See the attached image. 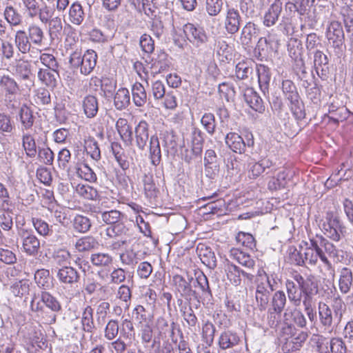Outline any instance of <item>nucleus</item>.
Wrapping results in <instances>:
<instances>
[{
  "label": "nucleus",
  "mask_w": 353,
  "mask_h": 353,
  "mask_svg": "<svg viewBox=\"0 0 353 353\" xmlns=\"http://www.w3.org/2000/svg\"><path fill=\"white\" fill-rule=\"evenodd\" d=\"M284 326L282 332L284 334L292 337V341L298 347L306 341L308 338L307 332L301 330L299 331L297 328H307V321L301 309L298 307L287 308L283 313Z\"/></svg>",
  "instance_id": "nucleus-1"
},
{
  "label": "nucleus",
  "mask_w": 353,
  "mask_h": 353,
  "mask_svg": "<svg viewBox=\"0 0 353 353\" xmlns=\"http://www.w3.org/2000/svg\"><path fill=\"white\" fill-rule=\"evenodd\" d=\"M345 310V303L339 296L334 298L331 307L325 303L319 302L318 313L321 324L325 329H330L334 325L339 324Z\"/></svg>",
  "instance_id": "nucleus-2"
},
{
  "label": "nucleus",
  "mask_w": 353,
  "mask_h": 353,
  "mask_svg": "<svg viewBox=\"0 0 353 353\" xmlns=\"http://www.w3.org/2000/svg\"><path fill=\"white\" fill-rule=\"evenodd\" d=\"M281 89L285 99L288 101L289 108L297 121L305 117V106L294 82L289 79L283 80Z\"/></svg>",
  "instance_id": "nucleus-3"
},
{
  "label": "nucleus",
  "mask_w": 353,
  "mask_h": 353,
  "mask_svg": "<svg viewBox=\"0 0 353 353\" xmlns=\"http://www.w3.org/2000/svg\"><path fill=\"white\" fill-rule=\"evenodd\" d=\"M97 54L93 50H88L81 55L79 51L73 52L70 57L69 62L73 68H80L82 74H90L96 66Z\"/></svg>",
  "instance_id": "nucleus-4"
},
{
  "label": "nucleus",
  "mask_w": 353,
  "mask_h": 353,
  "mask_svg": "<svg viewBox=\"0 0 353 353\" xmlns=\"http://www.w3.org/2000/svg\"><path fill=\"white\" fill-rule=\"evenodd\" d=\"M305 243L306 247L302 249L305 265L314 266L319 259L327 270H332L334 272L331 261L327 259L326 256H324L316 240L311 239H310V243L307 242Z\"/></svg>",
  "instance_id": "nucleus-5"
},
{
  "label": "nucleus",
  "mask_w": 353,
  "mask_h": 353,
  "mask_svg": "<svg viewBox=\"0 0 353 353\" xmlns=\"http://www.w3.org/2000/svg\"><path fill=\"white\" fill-rule=\"evenodd\" d=\"M319 227L327 237L335 241H339L340 220L333 212H326L325 217L320 220Z\"/></svg>",
  "instance_id": "nucleus-6"
},
{
  "label": "nucleus",
  "mask_w": 353,
  "mask_h": 353,
  "mask_svg": "<svg viewBox=\"0 0 353 353\" xmlns=\"http://www.w3.org/2000/svg\"><path fill=\"white\" fill-rule=\"evenodd\" d=\"M293 279L296 282L303 300H313V295L318 293V283L316 277L312 274L302 276L300 274L293 275Z\"/></svg>",
  "instance_id": "nucleus-7"
},
{
  "label": "nucleus",
  "mask_w": 353,
  "mask_h": 353,
  "mask_svg": "<svg viewBox=\"0 0 353 353\" xmlns=\"http://www.w3.org/2000/svg\"><path fill=\"white\" fill-rule=\"evenodd\" d=\"M19 236L23 252L32 256L38 254L41 248V243L32 230L21 229L19 231Z\"/></svg>",
  "instance_id": "nucleus-8"
},
{
  "label": "nucleus",
  "mask_w": 353,
  "mask_h": 353,
  "mask_svg": "<svg viewBox=\"0 0 353 353\" xmlns=\"http://www.w3.org/2000/svg\"><path fill=\"white\" fill-rule=\"evenodd\" d=\"M274 290V284L270 281L264 279L263 281L256 282L255 299L260 310L267 308L270 294Z\"/></svg>",
  "instance_id": "nucleus-9"
},
{
  "label": "nucleus",
  "mask_w": 353,
  "mask_h": 353,
  "mask_svg": "<svg viewBox=\"0 0 353 353\" xmlns=\"http://www.w3.org/2000/svg\"><path fill=\"white\" fill-rule=\"evenodd\" d=\"M42 0H22L24 13L30 19L38 18L41 21L51 7L41 3Z\"/></svg>",
  "instance_id": "nucleus-10"
},
{
  "label": "nucleus",
  "mask_w": 353,
  "mask_h": 353,
  "mask_svg": "<svg viewBox=\"0 0 353 353\" xmlns=\"http://www.w3.org/2000/svg\"><path fill=\"white\" fill-rule=\"evenodd\" d=\"M56 276L63 287L72 288L77 285L80 279V274L77 270L69 265H63L58 268Z\"/></svg>",
  "instance_id": "nucleus-11"
},
{
  "label": "nucleus",
  "mask_w": 353,
  "mask_h": 353,
  "mask_svg": "<svg viewBox=\"0 0 353 353\" xmlns=\"http://www.w3.org/2000/svg\"><path fill=\"white\" fill-rule=\"evenodd\" d=\"M329 43L334 48L341 49L344 43V32L341 24L338 21H332L326 32Z\"/></svg>",
  "instance_id": "nucleus-12"
},
{
  "label": "nucleus",
  "mask_w": 353,
  "mask_h": 353,
  "mask_svg": "<svg viewBox=\"0 0 353 353\" xmlns=\"http://www.w3.org/2000/svg\"><path fill=\"white\" fill-rule=\"evenodd\" d=\"M36 117L34 115L33 110L27 104H23L17 113V120L20 123L21 132H28L33 127Z\"/></svg>",
  "instance_id": "nucleus-13"
},
{
  "label": "nucleus",
  "mask_w": 353,
  "mask_h": 353,
  "mask_svg": "<svg viewBox=\"0 0 353 353\" xmlns=\"http://www.w3.org/2000/svg\"><path fill=\"white\" fill-rule=\"evenodd\" d=\"M183 32L187 39L197 46L205 43L208 40V37L203 28L196 27L192 23L185 24L183 26Z\"/></svg>",
  "instance_id": "nucleus-14"
},
{
  "label": "nucleus",
  "mask_w": 353,
  "mask_h": 353,
  "mask_svg": "<svg viewBox=\"0 0 353 353\" xmlns=\"http://www.w3.org/2000/svg\"><path fill=\"white\" fill-rule=\"evenodd\" d=\"M225 271L228 279L236 286L241 285V278L251 282L254 277V274L251 272L244 271L239 267L232 263L227 264Z\"/></svg>",
  "instance_id": "nucleus-15"
},
{
  "label": "nucleus",
  "mask_w": 353,
  "mask_h": 353,
  "mask_svg": "<svg viewBox=\"0 0 353 353\" xmlns=\"http://www.w3.org/2000/svg\"><path fill=\"white\" fill-rule=\"evenodd\" d=\"M225 143L234 152L242 154L245 151L247 146L251 147L254 145L252 139L248 140L247 143H245L243 139L237 133L229 132L225 138Z\"/></svg>",
  "instance_id": "nucleus-16"
},
{
  "label": "nucleus",
  "mask_w": 353,
  "mask_h": 353,
  "mask_svg": "<svg viewBox=\"0 0 353 353\" xmlns=\"http://www.w3.org/2000/svg\"><path fill=\"white\" fill-rule=\"evenodd\" d=\"M273 165L274 163L269 158H263L259 161H251L248 165V176L250 179H256Z\"/></svg>",
  "instance_id": "nucleus-17"
},
{
  "label": "nucleus",
  "mask_w": 353,
  "mask_h": 353,
  "mask_svg": "<svg viewBox=\"0 0 353 353\" xmlns=\"http://www.w3.org/2000/svg\"><path fill=\"white\" fill-rule=\"evenodd\" d=\"M14 74L23 81H28L30 85L27 83L25 85L29 89L33 85V80L32 79V74L31 71L30 63L26 60H18L16 61L13 66Z\"/></svg>",
  "instance_id": "nucleus-18"
},
{
  "label": "nucleus",
  "mask_w": 353,
  "mask_h": 353,
  "mask_svg": "<svg viewBox=\"0 0 353 353\" xmlns=\"http://www.w3.org/2000/svg\"><path fill=\"white\" fill-rule=\"evenodd\" d=\"M241 17L239 11L233 8H228L225 19V28L228 34L236 33L240 28Z\"/></svg>",
  "instance_id": "nucleus-19"
},
{
  "label": "nucleus",
  "mask_w": 353,
  "mask_h": 353,
  "mask_svg": "<svg viewBox=\"0 0 353 353\" xmlns=\"http://www.w3.org/2000/svg\"><path fill=\"white\" fill-rule=\"evenodd\" d=\"M135 145L141 150H144L149 139V124L141 121L134 128Z\"/></svg>",
  "instance_id": "nucleus-20"
},
{
  "label": "nucleus",
  "mask_w": 353,
  "mask_h": 353,
  "mask_svg": "<svg viewBox=\"0 0 353 353\" xmlns=\"http://www.w3.org/2000/svg\"><path fill=\"white\" fill-rule=\"evenodd\" d=\"M130 236V229L122 221L119 223L108 227L104 231V239H116L117 238H124Z\"/></svg>",
  "instance_id": "nucleus-21"
},
{
  "label": "nucleus",
  "mask_w": 353,
  "mask_h": 353,
  "mask_svg": "<svg viewBox=\"0 0 353 353\" xmlns=\"http://www.w3.org/2000/svg\"><path fill=\"white\" fill-rule=\"evenodd\" d=\"M282 9V2L280 0H275L264 14L263 24L267 27L274 26L278 21Z\"/></svg>",
  "instance_id": "nucleus-22"
},
{
  "label": "nucleus",
  "mask_w": 353,
  "mask_h": 353,
  "mask_svg": "<svg viewBox=\"0 0 353 353\" xmlns=\"http://www.w3.org/2000/svg\"><path fill=\"white\" fill-rule=\"evenodd\" d=\"M241 339L238 334L232 330H225L221 333L218 338V345L221 350L233 348L237 345Z\"/></svg>",
  "instance_id": "nucleus-23"
},
{
  "label": "nucleus",
  "mask_w": 353,
  "mask_h": 353,
  "mask_svg": "<svg viewBox=\"0 0 353 353\" xmlns=\"http://www.w3.org/2000/svg\"><path fill=\"white\" fill-rule=\"evenodd\" d=\"M244 99L250 107L256 112L259 113L264 112L265 108L263 101L259 94L252 88L245 89Z\"/></svg>",
  "instance_id": "nucleus-24"
},
{
  "label": "nucleus",
  "mask_w": 353,
  "mask_h": 353,
  "mask_svg": "<svg viewBox=\"0 0 353 353\" xmlns=\"http://www.w3.org/2000/svg\"><path fill=\"white\" fill-rule=\"evenodd\" d=\"M37 77L43 85L53 89L57 85L59 73L58 69L53 70L51 69L40 68L37 72Z\"/></svg>",
  "instance_id": "nucleus-25"
},
{
  "label": "nucleus",
  "mask_w": 353,
  "mask_h": 353,
  "mask_svg": "<svg viewBox=\"0 0 353 353\" xmlns=\"http://www.w3.org/2000/svg\"><path fill=\"white\" fill-rule=\"evenodd\" d=\"M21 147L29 158H34L37 154V147L34 137L30 132H21Z\"/></svg>",
  "instance_id": "nucleus-26"
},
{
  "label": "nucleus",
  "mask_w": 353,
  "mask_h": 353,
  "mask_svg": "<svg viewBox=\"0 0 353 353\" xmlns=\"http://www.w3.org/2000/svg\"><path fill=\"white\" fill-rule=\"evenodd\" d=\"M256 72L258 75V81L261 90L264 94L269 92L270 82L271 80L270 69L263 65H256Z\"/></svg>",
  "instance_id": "nucleus-27"
},
{
  "label": "nucleus",
  "mask_w": 353,
  "mask_h": 353,
  "mask_svg": "<svg viewBox=\"0 0 353 353\" xmlns=\"http://www.w3.org/2000/svg\"><path fill=\"white\" fill-rule=\"evenodd\" d=\"M316 238L319 239V246L324 254L328 258L332 259L334 261L338 262L340 261L339 250L336 247L322 235H316Z\"/></svg>",
  "instance_id": "nucleus-28"
},
{
  "label": "nucleus",
  "mask_w": 353,
  "mask_h": 353,
  "mask_svg": "<svg viewBox=\"0 0 353 353\" xmlns=\"http://www.w3.org/2000/svg\"><path fill=\"white\" fill-rule=\"evenodd\" d=\"M53 8H50L46 14L40 21L43 24H48L50 36L54 34L60 33L62 30V22L60 17H52L54 14Z\"/></svg>",
  "instance_id": "nucleus-29"
},
{
  "label": "nucleus",
  "mask_w": 353,
  "mask_h": 353,
  "mask_svg": "<svg viewBox=\"0 0 353 353\" xmlns=\"http://www.w3.org/2000/svg\"><path fill=\"white\" fill-rule=\"evenodd\" d=\"M90 259L94 266L102 269H108L113 263V256L107 252L92 253Z\"/></svg>",
  "instance_id": "nucleus-30"
},
{
  "label": "nucleus",
  "mask_w": 353,
  "mask_h": 353,
  "mask_svg": "<svg viewBox=\"0 0 353 353\" xmlns=\"http://www.w3.org/2000/svg\"><path fill=\"white\" fill-rule=\"evenodd\" d=\"M230 256L248 270H253L255 266V261L251 256L238 248H232Z\"/></svg>",
  "instance_id": "nucleus-31"
},
{
  "label": "nucleus",
  "mask_w": 353,
  "mask_h": 353,
  "mask_svg": "<svg viewBox=\"0 0 353 353\" xmlns=\"http://www.w3.org/2000/svg\"><path fill=\"white\" fill-rule=\"evenodd\" d=\"M353 274L351 269L344 267L339 272V288L341 293L347 294L352 286Z\"/></svg>",
  "instance_id": "nucleus-32"
},
{
  "label": "nucleus",
  "mask_w": 353,
  "mask_h": 353,
  "mask_svg": "<svg viewBox=\"0 0 353 353\" xmlns=\"http://www.w3.org/2000/svg\"><path fill=\"white\" fill-rule=\"evenodd\" d=\"M0 89L3 94L21 92V89L15 79L8 74L0 77Z\"/></svg>",
  "instance_id": "nucleus-33"
},
{
  "label": "nucleus",
  "mask_w": 353,
  "mask_h": 353,
  "mask_svg": "<svg viewBox=\"0 0 353 353\" xmlns=\"http://www.w3.org/2000/svg\"><path fill=\"white\" fill-rule=\"evenodd\" d=\"M132 101L137 107H143L147 102L148 94L144 86L135 82L132 86Z\"/></svg>",
  "instance_id": "nucleus-34"
},
{
  "label": "nucleus",
  "mask_w": 353,
  "mask_h": 353,
  "mask_svg": "<svg viewBox=\"0 0 353 353\" xmlns=\"http://www.w3.org/2000/svg\"><path fill=\"white\" fill-rule=\"evenodd\" d=\"M14 43L18 50L22 54L30 52L33 44L28 38L27 33L23 30H19L16 32Z\"/></svg>",
  "instance_id": "nucleus-35"
},
{
  "label": "nucleus",
  "mask_w": 353,
  "mask_h": 353,
  "mask_svg": "<svg viewBox=\"0 0 353 353\" xmlns=\"http://www.w3.org/2000/svg\"><path fill=\"white\" fill-rule=\"evenodd\" d=\"M193 281V278H188V281L185 280L181 275H175L173 277L174 283L177 290L183 296H194L196 292L192 290L190 283Z\"/></svg>",
  "instance_id": "nucleus-36"
},
{
  "label": "nucleus",
  "mask_w": 353,
  "mask_h": 353,
  "mask_svg": "<svg viewBox=\"0 0 353 353\" xmlns=\"http://www.w3.org/2000/svg\"><path fill=\"white\" fill-rule=\"evenodd\" d=\"M93 313L94 310L90 305L86 306L82 312L81 323L82 330L85 332L92 334L96 330Z\"/></svg>",
  "instance_id": "nucleus-37"
},
{
  "label": "nucleus",
  "mask_w": 353,
  "mask_h": 353,
  "mask_svg": "<svg viewBox=\"0 0 353 353\" xmlns=\"http://www.w3.org/2000/svg\"><path fill=\"white\" fill-rule=\"evenodd\" d=\"M149 152L151 163L157 166L161 161V151L159 138L156 135H152L150 139Z\"/></svg>",
  "instance_id": "nucleus-38"
},
{
  "label": "nucleus",
  "mask_w": 353,
  "mask_h": 353,
  "mask_svg": "<svg viewBox=\"0 0 353 353\" xmlns=\"http://www.w3.org/2000/svg\"><path fill=\"white\" fill-rule=\"evenodd\" d=\"M82 106L84 114L87 118H94L99 110L98 100L93 95H88L85 97L82 101Z\"/></svg>",
  "instance_id": "nucleus-39"
},
{
  "label": "nucleus",
  "mask_w": 353,
  "mask_h": 353,
  "mask_svg": "<svg viewBox=\"0 0 353 353\" xmlns=\"http://www.w3.org/2000/svg\"><path fill=\"white\" fill-rule=\"evenodd\" d=\"M28 38L33 45L41 46L43 44L45 35L43 29L36 23H31L27 30Z\"/></svg>",
  "instance_id": "nucleus-40"
},
{
  "label": "nucleus",
  "mask_w": 353,
  "mask_h": 353,
  "mask_svg": "<svg viewBox=\"0 0 353 353\" xmlns=\"http://www.w3.org/2000/svg\"><path fill=\"white\" fill-rule=\"evenodd\" d=\"M254 63L251 60L239 61L235 67V74L237 79L243 80L248 79L254 71Z\"/></svg>",
  "instance_id": "nucleus-41"
},
{
  "label": "nucleus",
  "mask_w": 353,
  "mask_h": 353,
  "mask_svg": "<svg viewBox=\"0 0 353 353\" xmlns=\"http://www.w3.org/2000/svg\"><path fill=\"white\" fill-rule=\"evenodd\" d=\"M130 103V92L127 88H121L115 93L114 104L119 110L125 109Z\"/></svg>",
  "instance_id": "nucleus-42"
},
{
  "label": "nucleus",
  "mask_w": 353,
  "mask_h": 353,
  "mask_svg": "<svg viewBox=\"0 0 353 353\" xmlns=\"http://www.w3.org/2000/svg\"><path fill=\"white\" fill-rule=\"evenodd\" d=\"M34 281L39 288L46 291L52 287V278L48 270H38L34 274Z\"/></svg>",
  "instance_id": "nucleus-43"
},
{
  "label": "nucleus",
  "mask_w": 353,
  "mask_h": 353,
  "mask_svg": "<svg viewBox=\"0 0 353 353\" xmlns=\"http://www.w3.org/2000/svg\"><path fill=\"white\" fill-rule=\"evenodd\" d=\"M257 35V29L254 23L248 22L242 28L240 41L243 46H250L252 39Z\"/></svg>",
  "instance_id": "nucleus-44"
},
{
  "label": "nucleus",
  "mask_w": 353,
  "mask_h": 353,
  "mask_svg": "<svg viewBox=\"0 0 353 353\" xmlns=\"http://www.w3.org/2000/svg\"><path fill=\"white\" fill-rule=\"evenodd\" d=\"M41 301L53 312H59L62 310L60 302L52 294L47 291H41L39 294Z\"/></svg>",
  "instance_id": "nucleus-45"
},
{
  "label": "nucleus",
  "mask_w": 353,
  "mask_h": 353,
  "mask_svg": "<svg viewBox=\"0 0 353 353\" xmlns=\"http://www.w3.org/2000/svg\"><path fill=\"white\" fill-rule=\"evenodd\" d=\"M85 18L82 6L77 1L74 2L69 9V19L74 25H81Z\"/></svg>",
  "instance_id": "nucleus-46"
},
{
  "label": "nucleus",
  "mask_w": 353,
  "mask_h": 353,
  "mask_svg": "<svg viewBox=\"0 0 353 353\" xmlns=\"http://www.w3.org/2000/svg\"><path fill=\"white\" fill-rule=\"evenodd\" d=\"M285 287L289 301L296 307L299 306L302 298L301 291L299 292V286L293 281L287 280Z\"/></svg>",
  "instance_id": "nucleus-47"
},
{
  "label": "nucleus",
  "mask_w": 353,
  "mask_h": 353,
  "mask_svg": "<svg viewBox=\"0 0 353 353\" xmlns=\"http://www.w3.org/2000/svg\"><path fill=\"white\" fill-rule=\"evenodd\" d=\"M202 132L198 128H194L192 132V148L190 151L195 158H200L203 151V139Z\"/></svg>",
  "instance_id": "nucleus-48"
},
{
  "label": "nucleus",
  "mask_w": 353,
  "mask_h": 353,
  "mask_svg": "<svg viewBox=\"0 0 353 353\" xmlns=\"http://www.w3.org/2000/svg\"><path fill=\"white\" fill-rule=\"evenodd\" d=\"M286 303L287 299L285 292L282 290H278L272 296L269 309L273 310L276 312H282Z\"/></svg>",
  "instance_id": "nucleus-49"
},
{
  "label": "nucleus",
  "mask_w": 353,
  "mask_h": 353,
  "mask_svg": "<svg viewBox=\"0 0 353 353\" xmlns=\"http://www.w3.org/2000/svg\"><path fill=\"white\" fill-rule=\"evenodd\" d=\"M288 51L289 56L293 60L295 61H302L303 46L301 40L296 38H290L288 43Z\"/></svg>",
  "instance_id": "nucleus-50"
},
{
  "label": "nucleus",
  "mask_w": 353,
  "mask_h": 353,
  "mask_svg": "<svg viewBox=\"0 0 353 353\" xmlns=\"http://www.w3.org/2000/svg\"><path fill=\"white\" fill-rule=\"evenodd\" d=\"M3 15L6 21L12 27L18 26L22 23V17L12 5H7Z\"/></svg>",
  "instance_id": "nucleus-51"
},
{
  "label": "nucleus",
  "mask_w": 353,
  "mask_h": 353,
  "mask_svg": "<svg viewBox=\"0 0 353 353\" xmlns=\"http://www.w3.org/2000/svg\"><path fill=\"white\" fill-rule=\"evenodd\" d=\"M99 212L101 213L103 222L110 225L122 221L125 216L122 212L117 210H99Z\"/></svg>",
  "instance_id": "nucleus-52"
},
{
  "label": "nucleus",
  "mask_w": 353,
  "mask_h": 353,
  "mask_svg": "<svg viewBox=\"0 0 353 353\" xmlns=\"http://www.w3.org/2000/svg\"><path fill=\"white\" fill-rule=\"evenodd\" d=\"M84 148L87 154H89L93 160L96 161L100 160L101 157V150L97 141L93 137H89L85 139Z\"/></svg>",
  "instance_id": "nucleus-53"
},
{
  "label": "nucleus",
  "mask_w": 353,
  "mask_h": 353,
  "mask_svg": "<svg viewBox=\"0 0 353 353\" xmlns=\"http://www.w3.org/2000/svg\"><path fill=\"white\" fill-rule=\"evenodd\" d=\"M98 245V241L93 236H85L76 241L75 248L79 252H86L94 249Z\"/></svg>",
  "instance_id": "nucleus-54"
},
{
  "label": "nucleus",
  "mask_w": 353,
  "mask_h": 353,
  "mask_svg": "<svg viewBox=\"0 0 353 353\" xmlns=\"http://www.w3.org/2000/svg\"><path fill=\"white\" fill-rule=\"evenodd\" d=\"M170 65V61L168 59V56L165 53H161L158 56L152 64V74L154 77L156 74H159L168 70Z\"/></svg>",
  "instance_id": "nucleus-55"
},
{
  "label": "nucleus",
  "mask_w": 353,
  "mask_h": 353,
  "mask_svg": "<svg viewBox=\"0 0 353 353\" xmlns=\"http://www.w3.org/2000/svg\"><path fill=\"white\" fill-rule=\"evenodd\" d=\"M32 223L37 232L42 236H50L52 234V226L41 218H32Z\"/></svg>",
  "instance_id": "nucleus-56"
},
{
  "label": "nucleus",
  "mask_w": 353,
  "mask_h": 353,
  "mask_svg": "<svg viewBox=\"0 0 353 353\" xmlns=\"http://www.w3.org/2000/svg\"><path fill=\"white\" fill-rule=\"evenodd\" d=\"M76 191L79 195L86 199L97 200L99 198L98 191L88 185L79 184Z\"/></svg>",
  "instance_id": "nucleus-57"
},
{
  "label": "nucleus",
  "mask_w": 353,
  "mask_h": 353,
  "mask_svg": "<svg viewBox=\"0 0 353 353\" xmlns=\"http://www.w3.org/2000/svg\"><path fill=\"white\" fill-rule=\"evenodd\" d=\"M119 323L118 320L110 319L104 329V337L108 341H113L119 334Z\"/></svg>",
  "instance_id": "nucleus-58"
},
{
  "label": "nucleus",
  "mask_w": 353,
  "mask_h": 353,
  "mask_svg": "<svg viewBox=\"0 0 353 353\" xmlns=\"http://www.w3.org/2000/svg\"><path fill=\"white\" fill-rule=\"evenodd\" d=\"M4 102L7 108L10 110L19 109L21 105V92L5 94Z\"/></svg>",
  "instance_id": "nucleus-59"
},
{
  "label": "nucleus",
  "mask_w": 353,
  "mask_h": 353,
  "mask_svg": "<svg viewBox=\"0 0 353 353\" xmlns=\"http://www.w3.org/2000/svg\"><path fill=\"white\" fill-rule=\"evenodd\" d=\"M215 331L216 328L212 323L207 321L203 325L202 339L209 347L213 343Z\"/></svg>",
  "instance_id": "nucleus-60"
},
{
  "label": "nucleus",
  "mask_w": 353,
  "mask_h": 353,
  "mask_svg": "<svg viewBox=\"0 0 353 353\" xmlns=\"http://www.w3.org/2000/svg\"><path fill=\"white\" fill-rule=\"evenodd\" d=\"M91 227L90 219L82 215H77L73 221L74 229L81 233L88 232Z\"/></svg>",
  "instance_id": "nucleus-61"
},
{
  "label": "nucleus",
  "mask_w": 353,
  "mask_h": 353,
  "mask_svg": "<svg viewBox=\"0 0 353 353\" xmlns=\"http://www.w3.org/2000/svg\"><path fill=\"white\" fill-rule=\"evenodd\" d=\"M13 225L11 212L6 207H0V227L6 231L10 230Z\"/></svg>",
  "instance_id": "nucleus-62"
},
{
  "label": "nucleus",
  "mask_w": 353,
  "mask_h": 353,
  "mask_svg": "<svg viewBox=\"0 0 353 353\" xmlns=\"http://www.w3.org/2000/svg\"><path fill=\"white\" fill-rule=\"evenodd\" d=\"M288 173L285 170L279 172L277 174L276 177H272L268 182V189L270 190H276L281 188H284L285 185V179L288 176Z\"/></svg>",
  "instance_id": "nucleus-63"
},
{
  "label": "nucleus",
  "mask_w": 353,
  "mask_h": 353,
  "mask_svg": "<svg viewBox=\"0 0 353 353\" xmlns=\"http://www.w3.org/2000/svg\"><path fill=\"white\" fill-rule=\"evenodd\" d=\"M34 100L38 105H48L51 102L50 93L47 89L39 88L34 91Z\"/></svg>",
  "instance_id": "nucleus-64"
}]
</instances>
